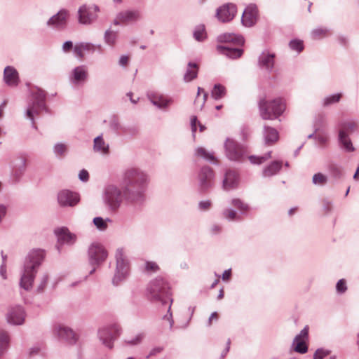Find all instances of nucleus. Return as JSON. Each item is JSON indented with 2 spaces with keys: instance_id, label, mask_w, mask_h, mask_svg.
Wrapping results in <instances>:
<instances>
[{
  "instance_id": "47",
  "label": "nucleus",
  "mask_w": 359,
  "mask_h": 359,
  "mask_svg": "<svg viewBox=\"0 0 359 359\" xmlns=\"http://www.w3.org/2000/svg\"><path fill=\"white\" fill-rule=\"evenodd\" d=\"M289 46L292 50H295L297 53H300L304 49L303 41L298 39H293L290 41Z\"/></svg>"
},
{
  "instance_id": "21",
  "label": "nucleus",
  "mask_w": 359,
  "mask_h": 359,
  "mask_svg": "<svg viewBox=\"0 0 359 359\" xmlns=\"http://www.w3.org/2000/svg\"><path fill=\"white\" fill-rule=\"evenodd\" d=\"M275 53L267 50H264L258 58V65L259 68L267 72H271L275 64Z\"/></svg>"
},
{
  "instance_id": "53",
  "label": "nucleus",
  "mask_w": 359,
  "mask_h": 359,
  "mask_svg": "<svg viewBox=\"0 0 359 359\" xmlns=\"http://www.w3.org/2000/svg\"><path fill=\"white\" fill-rule=\"evenodd\" d=\"M356 125L353 121H348L341 123V130H344L345 133L347 134L348 132H352L354 130Z\"/></svg>"
},
{
  "instance_id": "8",
  "label": "nucleus",
  "mask_w": 359,
  "mask_h": 359,
  "mask_svg": "<svg viewBox=\"0 0 359 359\" xmlns=\"http://www.w3.org/2000/svg\"><path fill=\"white\" fill-rule=\"evenodd\" d=\"M89 263L94 267L90 271L89 274H93L95 270V266H99L107 257V252L104 248L99 243H95L90 245L88 251Z\"/></svg>"
},
{
  "instance_id": "57",
  "label": "nucleus",
  "mask_w": 359,
  "mask_h": 359,
  "mask_svg": "<svg viewBox=\"0 0 359 359\" xmlns=\"http://www.w3.org/2000/svg\"><path fill=\"white\" fill-rule=\"evenodd\" d=\"M210 206H211V202L209 200L203 201L198 203V207H199L200 210H207L210 208Z\"/></svg>"
},
{
  "instance_id": "45",
  "label": "nucleus",
  "mask_w": 359,
  "mask_h": 359,
  "mask_svg": "<svg viewBox=\"0 0 359 359\" xmlns=\"http://www.w3.org/2000/svg\"><path fill=\"white\" fill-rule=\"evenodd\" d=\"M329 171L331 175L335 179H339L342 176L341 168L336 164H330L329 165Z\"/></svg>"
},
{
  "instance_id": "37",
  "label": "nucleus",
  "mask_w": 359,
  "mask_h": 359,
  "mask_svg": "<svg viewBox=\"0 0 359 359\" xmlns=\"http://www.w3.org/2000/svg\"><path fill=\"white\" fill-rule=\"evenodd\" d=\"M109 128L114 132L121 131L123 133H127L126 127L123 126L117 116H113L109 121Z\"/></svg>"
},
{
  "instance_id": "16",
  "label": "nucleus",
  "mask_w": 359,
  "mask_h": 359,
  "mask_svg": "<svg viewBox=\"0 0 359 359\" xmlns=\"http://www.w3.org/2000/svg\"><path fill=\"white\" fill-rule=\"evenodd\" d=\"M25 311L21 306H15L10 308L8 311L6 318L8 323L20 325H22L25 319Z\"/></svg>"
},
{
  "instance_id": "4",
  "label": "nucleus",
  "mask_w": 359,
  "mask_h": 359,
  "mask_svg": "<svg viewBox=\"0 0 359 359\" xmlns=\"http://www.w3.org/2000/svg\"><path fill=\"white\" fill-rule=\"evenodd\" d=\"M260 116L263 119L278 118L285 111V104L282 99L262 100L259 103Z\"/></svg>"
},
{
  "instance_id": "31",
  "label": "nucleus",
  "mask_w": 359,
  "mask_h": 359,
  "mask_svg": "<svg viewBox=\"0 0 359 359\" xmlns=\"http://www.w3.org/2000/svg\"><path fill=\"white\" fill-rule=\"evenodd\" d=\"M217 40L221 43L233 42L236 45H243L244 39L241 35H236L234 34L226 33L218 36Z\"/></svg>"
},
{
  "instance_id": "58",
  "label": "nucleus",
  "mask_w": 359,
  "mask_h": 359,
  "mask_svg": "<svg viewBox=\"0 0 359 359\" xmlns=\"http://www.w3.org/2000/svg\"><path fill=\"white\" fill-rule=\"evenodd\" d=\"M79 178L81 181L87 182L89 178V174L87 170L83 169L79 174Z\"/></svg>"
},
{
  "instance_id": "35",
  "label": "nucleus",
  "mask_w": 359,
  "mask_h": 359,
  "mask_svg": "<svg viewBox=\"0 0 359 359\" xmlns=\"http://www.w3.org/2000/svg\"><path fill=\"white\" fill-rule=\"evenodd\" d=\"M10 344V336L7 331L0 330V358L8 351Z\"/></svg>"
},
{
  "instance_id": "14",
  "label": "nucleus",
  "mask_w": 359,
  "mask_h": 359,
  "mask_svg": "<svg viewBox=\"0 0 359 359\" xmlns=\"http://www.w3.org/2000/svg\"><path fill=\"white\" fill-rule=\"evenodd\" d=\"M225 150L227 158L231 161H240L244 156V149L234 140L227 138L225 142Z\"/></svg>"
},
{
  "instance_id": "11",
  "label": "nucleus",
  "mask_w": 359,
  "mask_h": 359,
  "mask_svg": "<svg viewBox=\"0 0 359 359\" xmlns=\"http://www.w3.org/2000/svg\"><path fill=\"white\" fill-rule=\"evenodd\" d=\"M215 173L209 166H203L200 170L198 179V186L201 191L205 192L214 185Z\"/></svg>"
},
{
  "instance_id": "2",
  "label": "nucleus",
  "mask_w": 359,
  "mask_h": 359,
  "mask_svg": "<svg viewBox=\"0 0 359 359\" xmlns=\"http://www.w3.org/2000/svg\"><path fill=\"white\" fill-rule=\"evenodd\" d=\"M44 257L45 252L40 249L33 250L28 254L20 278V287L27 291L32 287L38 268L41 264Z\"/></svg>"
},
{
  "instance_id": "20",
  "label": "nucleus",
  "mask_w": 359,
  "mask_h": 359,
  "mask_svg": "<svg viewBox=\"0 0 359 359\" xmlns=\"http://www.w3.org/2000/svg\"><path fill=\"white\" fill-rule=\"evenodd\" d=\"M68 17L69 12L62 9L48 20L47 25L54 29H63L67 25Z\"/></svg>"
},
{
  "instance_id": "7",
  "label": "nucleus",
  "mask_w": 359,
  "mask_h": 359,
  "mask_svg": "<svg viewBox=\"0 0 359 359\" xmlns=\"http://www.w3.org/2000/svg\"><path fill=\"white\" fill-rule=\"evenodd\" d=\"M121 333V328L118 324H111L99 329L97 335L106 347L113 348L114 341L117 339Z\"/></svg>"
},
{
  "instance_id": "48",
  "label": "nucleus",
  "mask_w": 359,
  "mask_h": 359,
  "mask_svg": "<svg viewBox=\"0 0 359 359\" xmlns=\"http://www.w3.org/2000/svg\"><path fill=\"white\" fill-rule=\"evenodd\" d=\"M328 32L327 28H317L311 32L312 38L314 39H320L325 37Z\"/></svg>"
},
{
  "instance_id": "43",
  "label": "nucleus",
  "mask_w": 359,
  "mask_h": 359,
  "mask_svg": "<svg viewBox=\"0 0 359 359\" xmlns=\"http://www.w3.org/2000/svg\"><path fill=\"white\" fill-rule=\"evenodd\" d=\"M231 203L233 206L238 208L242 213H245L250 209L248 204L245 203L243 201L238 198L232 199Z\"/></svg>"
},
{
  "instance_id": "49",
  "label": "nucleus",
  "mask_w": 359,
  "mask_h": 359,
  "mask_svg": "<svg viewBox=\"0 0 359 359\" xmlns=\"http://www.w3.org/2000/svg\"><path fill=\"white\" fill-rule=\"evenodd\" d=\"M93 223L96 227L100 231H104L107 228V224L101 217H97L93 219Z\"/></svg>"
},
{
  "instance_id": "25",
  "label": "nucleus",
  "mask_w": 359,
  "mask_h": 359,
  "mask_svg": "<svg viewBox=\"0 0 359 359\" xmlns=\"http://www.w3.org/2000/svg\"><path fill=\"white\" fill-rule=\"evenodd\" d=\"M4 81L8 86H17L20 82L18 71L12 66L6 67L4 71Z\"/></svg>"
},
{
  "instance_id": "44",
  "label": "nucleus",
  "mask_w": 359,
  "mask_h": 359,
  "mask_svg": "<svg viewBox=\"0 0 359 359\" xmlns=\"http://www.w3.org/2000/svg\"><path fill=\"white\" fill-rule=\"evenodd\" d=\"M194 37L198 41H202L205 37V27L203 25H198L195 28Z\"/></svg>"
},
{
  "instance_id": "1",
  "label": "nucleus",
  "mask_w": 359,
  "mask_h": 359,
  "mask_svg": "<svg viewBox=\"0 0 359 359\" xmlns=\"http://www.w3.org/2000/svg\"><path fill=\"white\" fill-rule=\"evenodd\" d=\"M149 184L147 173L137 168H129L122 175V189L124 201L138 204L145 199V192Z\"/></svg>"
},
{
  "instance_id": "39",
  "label": "nucleus",
  "mask_w": 359,
  "mask_h": 359,
  "mask_svg": "<svg viewBox=\"0 0 359 359\" xmlns=\"http://www.w3.org/2000/svg\"><path fill=\"white\" fill-rule=\"evenodd\" d=\"M271 158V151H269L262 156H250L248 157L251 163L257 164V165H260Z\"/></svg>"
},
{
  "instance_id": "33",
  "label": "nucleus",
  "mask_w": 359,
  "mask_h": 359,
  "mask_svg": "<svg viewBox=\"0 0 359 359\" xmlns=\"http://www.w3.org/2000/svg\"><path fill=\"white\" fill-rule=\"evenodd\" d=\"M282 167V162L279 161H274L270 165L265 167L263 170V176L264 177H269L276 175Z\"/></svg>"
},
{
  "instance_id": "9",
  "label": "nucleus",
  "mask_w": 359,
  "mask_h": 359,
  "mask_svg": "<svg viewBox=\"0 0 359 359\" xmlns=\"http://www.w3.org/2000/svg\"><path fill=\"white\" fill-rule=\"evenodd\" d=\"M116 267L112 282L114 285H117L123 279H124L129 272V265L128 261L125 259L122 249H118L116 252Z\"/></svg>"
},
{
  "instance_id": "27",
  "label": "nucleus",
  "mask_w": 359,
  "mask_h": 359,
  "mask_svg": "<svg viewBox=\"0 0 359 359\" xmlns=\"http://www.w3.org/2000/svg\"><path fill=\"white\" fill-rule=\"evenodd\" d=\"M239 182L238 173L234 170H227L222 182L223 189L226 191L236 189Z\"/></svg>"
},
{
  "instance_id": "62",
  "label": "nucleus",
  "mask_w": 359,
  "mask_h": 359,
  "mask_svg": "<svg viewBox=\"0 0 359 359\" xmlns=\"http://www.w3.org/2000/svg\"><path fill=\"white\" fill-rule=\"evenodd\" d=\"M198 123L197 117L194 116L191 118V127L193 135H195V133L196 131V124Z\"/></svg>"
},
{
  "instance_id": "36",
  "label": "nucleus",
  "mask_w": 359,
  "mask_h": 359,
  "mask_svg": "<svg viewBox=\"0 0 359 359\" xmlns=\"http://www.w3.org/2000/svg\"><path fill=\"white\" fill-rule=\"evenodd\" d=\"M196 155L197 156L203 158V159H205L208 161L217 163V161L215 158L213 153H210V152L208 151L205 149H204L203 147H198L196 149Z\"/></svg>"
},
{
  "instance_id": "32",
  "label": "nucleus",
  "mask_w": 359,
  "mask_h": 359,
  "mask_svg": "<svg viewBox=\"0 0 359 359\" xmlns=\"http://www.w3.org/2000/svg\"><path fill=\"white\" fill-rule=\"evenodd\" d=\"M339 141L342 147L345 149L346 151L352 152L355 150L354 147L353 146L352 142L348 137V134H346L344 130H340L339 132Z\"/></svg>"
},
{
  "instance_id": "13",
  "label": "nucleus",
  "mask_w": 359,
  "mask_h": 359,
  "mask_svg": "<svg viewBox=\"0 0 359 359\" xmlns=\"http://www.w3.org/2000/svg\"><path fill=\"white\" fill-rule=\"evenodd\" d=\"M53 333L61 341L69 345H74L78 340V335L70 327L64 325H56L53 328Z\"/></svg>"
},
{
  "instance_id": "56",
  "label": "nucleus",
  "mask_w": 359,
  "mask_h": 359,
  "mask_svg": "<svg viewBox=\"0 0 359 359\" xmlns=\"http://www.w3.org/2000/svg\"><path fill=\"white\" fill-rule=\"evenodd\" d=\"M168 303L169 304V306H168V313L163 316V319L164 320H167L168 321H169L170 327H172V326L173 325V323H174V321H173V319H172V314L170 312L171 304L172 303H170V302H168Z\"/></svg>"
},
{
  "instance_id": "41",
  "label": "nucleus",
  "mask_w": 359,
  "mask_h": 359,
  "mask_svg": "<svg viewBox=\"0 0 359 359\" xmlns=\"http://www.w3.org/2000/svg\"><path fill=\"white\" fill-rule=\"evenodd\" d=\"M327 177L321 172L314 174L312 177V183L316 186H324L327 184Z\"/></svg>"
},
{
  "instance_id": "15",
  "label": "nucleus",
  "mask_w": 359,
  "mask_h": 359,
  "mask_svg": "<svg viewBox=\"0 0 359 359\" xmlns=\"http://www.w3.org/2000/svg\"><path fill=\"white\" fill-rule=\"evenodd\" d=\"M80 201L77 193L63 189L57 194V202L61 207H73Z\"/></svg>"
},
{
  "instance_id": "42",
  "label": "nucleus",
  "mask_w": 359,
  "mask_h": 359,
  "mask_svg": "<svg viewBox=\"0 0 359 359\" xmlns=\"http://www.w3.org/2000/svg\"><path fill=\"white\" fill-rule=\"evenodd\" d=\"M341 97V93H336L330 96H327L324 98L323 105L324 107H327L334 103H337L339 102Z\"/></svg>"
},
{
  "instance_id": "18",
  "label": "nucleus",
  "mask_w": 359,
  "mask_h": 359,
  "mask_svg": "<svg viewBox=\"0 0 359 359\" xmlns=\"http://www.w3.org/2000/svg\"><path fill=\"white\" fill-rule=\"evenodd\" d=\"M236 6L233 4H226L217 10L216 16L222 22L232 20L236 13Z\"/></svg>"
},
{
  "instance_id": "10",
  "label": "nucleus",
  "mask_w": 359,
  "mask_h": 359,
  "mask_svg": "<svg viewBox=\"0 0 359 359\" xmlns=\"http://www.w3.org/2000/svg\"><path fill=\"white\" fill-rule=\"evenodd\" d=\"M100 8L97 5H83L79 7L78 11V19L79 23L82 25H90L97 18V13Z\"/></svg>"
},
{
  "instance_id": "46",
  "label": "nucleus",
  "mask_w": 359,
  "mask_h": 359,
  "mask_svg": "<svg viewBox=\"0 0 359 359\" xmlns=\"http://www.w3.org/2000/svg\"><path fill=\"white\" fill-rule=\"evenodd\" d=\"M53 151L56 156H62L67 151V146L63 143H57L53 147Z\"/></svg>"
},
{
  "instance_id": "26",
  "label": "nucleus",
  "mask_w": 359,
  "mask_h": 359,
  "mask_svg": "<svg viewBox=\"0 0 359 359\" xmlns=\"http://www.w3.org/2000/svg\"><path fill=\"white\" fill-rule=\"evenodd\" d=\"M148 97L151 102L159 109H166L172 102V100L158 93H150Z\"/></svg>"
},
{
  "instance_id": "54",
  "label": "nucleus",
  "mask_w": 359,
  "mask_h": 359,
  "mask_svg": "<svg viewBox=\"0 0 359 359\" xmlns=\"http://www.w3.org/2000/svg\"><path fill=\"white\" fill-rule=\"evenodd\" d=\"M48 280V276L47 274H44L40 281L39 285L37 287L38 292H43L46 287L47 283Z\"/></svg>"
},
{
  "instance_id": "59",
  "label": "nucleus",
  "mask_w": 359,
  "mask_h": 359,
  "mask_svg": "<svg viewBox=\"0 0 359 359\" xmlns=\"http://www.w3.org/2000/svg\"><path fill=\"white\" fill-rule=\"evenodd\" d=\"M74 51L76 55V56L79 58H82L83 57V49H81V46L79 44H76L74 48Z\"/></svg>"
},
{
  "instance_id": "34",
  "label": "nucleus",
  "mask_w": 359,
  "mask_h": 359,
  "mask_svg": "<svg viewBox=\"0 0 359 359\" xmlns=\"http://www.w3.org/2000/svg\"><path fill=\"white\" fill-rule=\"evenodd\" d=\"M198 67L196 63L189 62L187 65V71L184 75V81L190 82L197 77Z\"/></svg>"
},
{
  "instance_id": "63",
  "label": "nucleus",
  "mask_w": 359,
  "mask_h": 359,
  "mask_svg": "<svg viewBox=\"0 0 359 359\" xmlns=\"http://www.w3.org/2000/svg\"><path fill=\"white\" fill-rule=\"evenodd\" d=\"M158 269V266L155 262H147L146 263V269L147 271H155Z\"/></svg>"
},
{
  "instance_id": "38",
  "label": "nucleus",
  "mask_w": 359,
  "mask_h": 359,
  "mask_svg": "<svg viewBox=\"0 0 359 359\" xmlns=\"http://www.w3.org/2000/svg\"><path fill=\"white\" fill-rule=\"evenodd\" d=\"M226 95V88L221 84H215L212 90L211 96L215 100H220Z\"/></svg>"
},
{
  "instance_id": "50",
  "label": "nucleus",
  "mask_w": 359,
  "mask_h": 359,
  "mask_svg": "<svg viewBox=\"0 0 359 359\" xmlns=\"http://www.w3.org/2000/svg\"><path fill=\"white\" fill-rule=\"evenodd\" d=\"M144 334L140 333V334H137L133 339H128V340H126L125 342L127 344H129V345H131V346L137 345V344H140L142 342V341L144 339Z\"/></svg>"
},
{
  "instance_id": "52",
  "label": "nucleus",
  "mask_w": 359,
  "mask_h": 359,
  "mask_svg": "<svg viewBox=\"0 0 359 359\" xmlns=\"http://www.w3.org/2000/svg\"><path fill=\"white\" fill-rule=\"evenodd\" d=\"M330 351L323 348H318L313 355V359H323L330 354Z\"/></svg>"
},
{
  "instance_id": "23",
  "label": "nucleus",
  "mask_w": 359,
  "mask_h": 359,
  "mask_svg": "<svg viewBox=\"0 0 359 359\" xmlns=\"http://www.w3.org/2000/svg\"><path fill=\"white\" fill-rule=\"evenodd\" d=\"M88 77V68L85 65H80L75 67L70 76L69 80L72 83L79 85L85 83Z\"/></svg>"
},
{
  "instance_id": "64",
  "label": "nucleus",
  "mask_w": 359,
  "mask_h": 359,
  "mask_svg": "<svg viewBox=\"0 0 359 359\" xmlns=\"http://www.w3.org/2000/svg\"><path fill=\"white\" fill-rule=\"evenodd\" d=\"M73 48V43L71 41H67L63 43L62 49L65 52H68Z\"/></svg>"
},
{
  "instance_id": "22",
  "label": "nucleus",
  "mask_w": 359,
  "mask_h": 359,
  "mask_svg": "<svg viewBox=\"0 0 359 359\" xmlns=\"http://www.w3.org/2000/svg\"><path fill=\"white\" fill-rule=\"evenodd\" d=\"M309 335V327L306 326L299 334H297L292 342L294 350L299 353H305L308 351L306 340Z\"/></svg>"
},
{
  "instance_id": "17",
  "label": "nucleus",
  "mask_w": 359,
  "mask_h": 359,
  "mask_svg": "<svg viewBox=\"0 0 359 359\" xmlns=\"http://www.w3.org/2000/svg\"><path fill=\"white\" fill-rule=\"evenodd\" d=\"M258 19V9L255 4L248 5L243 13L241 22L245 27L255 25Z\"/></svg>"
},
{
  "instance_id": "40",
  "label": "nucleus",
  "mask_w": 359,
  "mask_h": 359,
  "mask_svg": "<svg viewBox=\"0 0 359 359\" xmlns=\"http://www.w3.org/2000/svg\"><path fill=\"white\" fill-rule=\"evenodd\" d=\"M118 37L117 32L111 29H107L104 36V41L109 46H114Z\"/></svg>"
},
{
  "instance_id": "6",
  "label": "nucleus",
  "mask_w": 359,
  "mask_h": 359,
  "mask_svg": "<svg viewBox=\"0 0 359 359\" xmlns=\"http://www.w3.org/2000/svg\"><path fill=\"white\" fill-rule=\"evenodd\" d=\"M124 200L123 189L115 184H107L104 187L102 192V201L106 207L111 210L116 211L121 206Z\"/></svg>"
},
{
  "instance_id": "19",
  "label": "nucleus",
  "mask_w": 359,
  "mask_h": 359,
  "mask_svg": "<svg viewBox=\"0 0 359 359\" xmlns=\"http://www.w3.org/2000/svg\"><path fill=\"white\" fill-rule=\"evenodd\" d=\"M11 166L13 177L16 181H19L27 169L26 157L22 155L19 156L15 161L11 162Z\"/></svg>"
},
{
  "instance_id": "60",
  "label": "nucleus",
  "mask_w": 359,
  "mask_h": 359,
  "mask_svg": "<svg viewBox=\"0 0 359 359\" xmlns=\"http://www.w3.org/2000/svg\"><path fill=\"white\" fill-rule=\"evenodd\" d=\"M79 45L81 46V49H83V50H88V51H94L95 50L94 46L91 43H79Z\"/></svg>"
},
{
  "instance_id": "3",
  "label": "nucleus",
  "mask_w": 359,
  "mask_h": 359,
  "mask_svg": "<svg viewBox=\"0 0 359 359\" xmlns=\"http://www.w3.org/2000/svg\"><path fill=\"white\" fill-rule=\"evenodd\" d=\"M147 290V297L152 302H160L163 305L172 302L169 285L163 278L158 277L151 280Z\"/></svg>"
},
{
  "instance_id": "30",
  "label": "nucleus",
  "mask_w": 359,
  "mask_h": 359,
  "mask_svg": "<svg viewBox=\"0 0 359 359\" xmlns=\"http://www.w3.org/2000/svg\"><path fill=\"white\" fill-rule=\"evenodd\" d=\"M263 135L265 144L267 145L273 144L278 140V131L269 126H264Z\"/></svg>"
},
{
  "instance_id": "12",
  "label": "nucleus",
  "mask_w": 359,
  "mask_h": 359,
  "mask_svg": "<svg viewBox=\"0 0 359 359\" xmlns=\"http://www.w3.org/2000/svg\"><path fill=\"white\" fill-rule=\"evenodd\" d=\"M142 19L141 12L137 9L126 10L117 13L113 21L114 25H128Z\"/></svg>"
},
{
  "instance_id": "51",
  "label": "nucleus",
  "mask_w": 359,
  "mask_h": 359,
  "mask_svg": "<svg viewBox=\"0 0 359 359\" xmlns=\"http://www.w3.org/2000/svg\"><path fill=\"white\" fill-rule=\"evenodd\" d=\"M224 217L229 220H234L238 218L236 212L231 209H225L223 212Z\"/></svg>"
},
{
  "instance_id": "24",
  "label": "nucleus",
  "mask_w": 359,
  "mask_h": 359,
  "mask_svg": "<svg viewBox=\"0 0 359 359\" xmlns=\"http://www.w3.org/2000/svg\"><path fill=\"white\" fill-rule=\"evenodd\" d=\"M59 245H72L76 241V236L69 231L66 227L57 228L55 230Z\"/></svg>"
},
{
  "instance_id": "55",
  "label": "nucleus",
  "mask_w": 359,
  "mask_h": 359,
  "mask_svg": "<svg viewBox=\"0 0 359 359\" xmlns=\"http://www.w3.org/2000/svg\"><path fill=\"white\" fill-rule=\"evenodd\" d=\"M336 289L337 292L344 293L347 289L345 280H339L337 283Z\"/></svg>"
},
{
  "instance_id": "5",
  "label": "nucleus",
  "mask_w": 359,
  "mask_h": 359,
  "mask_svg": "<svg viewBox=\"0 0 359 359\" xmlns=\"http://www.w3.org/2000/svg\"><path fill=\"white\" fill-rule=\"evenodd\" d=\"M32 95L33 100L29 104V107L26 111V116L31 121L32 128L37 129L34 114L39 115L41 111L46 109L45 102L46 92L40 88H36L32 90Z\"/></svg>"
},
{
  "instance_id": "29",
  "label": "nucleus",
  "mask_w": 359,
  "mask_h": 359,
  "mask_svg": "<svg viewBox=\"0 0 359 359\" xmlns=\"http://www.w3.org/2000/svg\"><path fill=\"white\" fill-rule=\"evenodd\" d=\"M93 151L103 156H108L109 154V145L104 140L102 135L94 139Z\"/></svg>"
},
{
  "instance_id": "28",
  "label": "nucleus",
  "mask_w": 359,
  "mask_h": 359,
  "mask_svg": "<svg viewBox=\"0 0 359 359\" xmlns=\"http://www.w3.org/2000/svg\"><path fill=\"white\" fill-rule=\"evenodd\" d=\"M217 48L220 53L232 59H236L240 57L243 53V49L238 48H233L231 44L218 46Z\"/></svg>"
},
{
  "instance_id": "61",
  "label": "nucleus",
  "mask_w": 359,
  "mask_h": 359,
  "mask_svg": "<svg viewBox=\"0 0 359 359\" xmlns=\"http://www.w3.org/2000/svg\"><path fill=\"white\" fill-rule=\"evenodd\" d=\"M41 351V348L39 346H34L29 348V355L32 357L38 355Z\"/></svg>"
}]
</instances>
